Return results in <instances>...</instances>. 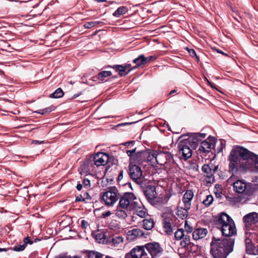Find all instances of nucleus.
<instances>
[{
  "label": "nucleus",
  "instance_id": "nucleus-1",
  "mask_svg": "<svg viewBox=\"0 0 258 258\" xmlns=\"http://www.w3.org/2000/svg\"><path fill=\"white\" fill-rule=\"evenodd\" d=\"M228 160L229 171L233 173L247 171L258 173V156L243 147H233Z\"/></svg>",
  "mask_w": 258,
  "mask_h": 258
},
{
  "label": "nucleus",
  "instance_id": "nucleus-2",
  "mask_svg": "<svg viewBox=\"0 0 258 258\" xmlns=\"http://www.w3.org/2000/svg\"><path fill=\"white\" fill-rule=\"evenodd\" d=\"M233 238H216L213 237L211 243L210 252L213 258H226L233 250Z\"/></svg>",
  "mask_w": 258,
  "mask_h": 258
},
{
  "label": "nucleus",
  "instance_id": "nucleus-3",
  "mask_svg": "<svg viewBox=\"0 0 258 258\" xmlns=\"http://www.w3.org/2000/svg\"><path fill=\"white\" fill-rule=\"evenodd\" d=\"M206 134L196 133L188 138L181 141L178 144L179 154L184 160L190 158L192 149H196L202 138H205Z\"/></svg>",
  "mask_w": 258,
  "mask_h": 258
},
{
  "label": "nucleus",
  "instance_id": "nucleus-4",
  "mask_svg": "<svg viewBox=\"0 0 258 258\" xmlns=\"http://www.w3.org/2000/svg\"><path fill=\"white\" fill-rule=\"evenodd\" d=\"M217 225L220 227L223 235L226 236H231L236 233V227L233 220L225 213H222L219 216Z\"/></svg>",
  "mask_w": 258,
  "mask_h": 258
},
{
  "label": "nucleus",
  "instance_id": "nucleus-5",
  "mask_svg": "<svg viewBox=\"0 0 258 258\" xmlns=\"http://www.w3.org/2000/svg\"><path fill=\"white\" fill-rule=\"evenodd\" d=\"M127 155L130 157V163H141L146 160L148 151L146 150L137 151V148L127 150L126 152Z\"/></svg>",
  "mask_w": 258,
  "mask_h": 258
},
{
  "label": "nucleus",
  "instance_id": "nucleus-6",
  "mask_svg": "<svg viewBox=\"0 0 258 258\" xmlns=\"http://www.w3.org/2000/svg\"><path fill=\"white\" fill-rule=\"evenodd\" d=\"M118 191L115 187H111L102 194V200L105 205L113 206L118 199Z\"/></svg>",
  "mask_w": 258,
  "mask_h": 258
},
{
  "label": "nucleus",
  "instance_id": "nucleus-7",
  "mask_svg": "<svg viewBox=\"0 0 258 258\" xmlns=\"http://www.w3.org/2000/svg\"><path fill=\"white\" fill-rule=\"evenodd\" d=\"M139 201L134 193L126 192L119 198V203L131 210L137 205Z\"/></svg>",
  "mask_w": 258,
  "mask_h": 258
},
{
  "label": "nucleus",
  "instance_id": "nucleus-8",
  "mask_svg": "<svg viewBox=\"0 0 258 258\" xmlns=\"http://www.w3.org/2000/svg\"><path fill=\"white\" fill-rule=\"evenodd\" d=\"M144 195L148 202L152 205L156 206L158 203L163 202V199L158 197L154 186H147L144 190Z\"/></svg>",
  "mask_w": 258,
  "mask_h": 258
},
{
  "label": "nucleus",
  "instance_id": "nucleus-9",
  "mask_svg": "<svg viewBox=\"0 0 258 258\" xmlns=\"http://www.w3.org/2000/svg\"><path fill=\"white\" fill-rule=\"evenodd\" d=\"M144 246L149 252L152 258L158 257L162 254L163 248L158 243H149Z\"/></svg>",
  "mask_w": 258,
  "mask_h": 258
},
{
  "label": "nucleus",
  "instance_id": "nucleus-10",
  "mask_svg": "<svg viewBox=\"0 0 258 258\" xmlns=\"http://www.w3.org/2000/svg\"><path fill=\"white\" fill-rule=\"evenodd\" d=\"M128 173L131 178L138 183L141 181L142 171L140 167L135 164L130 163Z\"/></svg>",
  "mask_w": 258,
  "mask_h": 258
},
{
  "label": "nucleus",
  "instance_id": "nucleus-11",
  "mask_svg": "<svg viewBox=\"0 0 258 258\" xmlns=\"http://www.w3.org/2000/svg\"><path fill=\"white\" fill-rule=\"evenodd\" d=\"M156 162L160 165L171 164L173 163V159L172 155L168 152H162L158 153Z\"/></svg>",
  "mask_w": 258,
  "mask_h": 258
},
{
  "label": "nucleus",
  "instance_id": "nucleus-12",
  "mask_svg": "<svg viewBox=\"0 0 258 258\" xmlns=\"http://www.w3.org/2000/svg\"><path fill=\"white\" fill-rule=\"evenodd\" d=\"M193 197V192L190 190H187L183 195L182 200L179 202V205L186 209H189Z\"/></svg>",
  "mask_w": 258,
  "mask_h": 258
},
{
  "label": "nucleus",
  "instance_id": "nucleus-13",
  "mask_svg": "<svg viewBox=\"0 0 258 258\" xmlns=\"http://www.w3.org/2000/svg\"><path fill=\"white\" fill-rule=\"evenodd\" d=\"M215 139L214 137H210L205 141L202 142L199 150L202 153H209L214 147Z\"/></svg>",
  "mask_w": 258,
  "mask_h": 258
},
{
  "label": "nucleus",
  "instance_id": "nucleus-14",
  "mask_svg": "<svg viewBox=\"0 0 258 258\" xmlns=\"http://www.w3.org/2000/svg\"><path fill=\"white\" fill-rule=\"evenodd\" d=\"M144 246H138L131 251L132 258H150L145 250Z\"/></svg>",
  "mask_w": 258,
  "mask_h": 258
},
{
  "label": "nucleus",
  "instance_id": "nucleus-15",
  "mask_svg": "<svg viewBox=\"0 0 258 258\" xmlns=\"http://www.w3.org/2000/svg\"><path fill=\"white\" fill-rule=\"evenodd\" d=\"M144 232L140 228H134L128 230L126 233V238L130 241H133L136 239L142 237Z\"/></svg>",
  "mask_w": 258,
  "mask_h": 258
},
{
  "label": "nucleus",
  "instance_id": "nucleus-16",
  "mask_svg": "<svg viewBox=\"0 0 258 258\" xmlns=\"http://www.w3.org/2000/svg\"><path fill=\"white\" fill-rule=\"evenodd\" d=\"M108 156L103 153H98L94 157V164L97 166H104L108 162Z\"/></svg>",
  "mask_w": 258,
  "mask_h": 258
},
{
  "label": "nucleus",
  "instance_id": "nucleus-17",
  "mask_svg": "<svg viewBox=\"0 0 258 258\" xmlns=\"http://www.w3.org/2000/svg\"><path fill=\"white\" fill-rule=\"evenodd\" d=\"M128 210L127 208L118 203L114 210L115 215L119 219H124L127 217Z\"/></svg>",
  "mask_w": 258,
  "mask_h": 258
},
{
  "label": "nucleus",
  "instance_id": "nucleus-18",
  "mask_svg": "<svg viewBox=\"0 0 258 258\" xmlns=\"http://www.w3.org/2000/svg\"><path fill=\"white\" fill-rule=\"evenodd\" d=\"M243 220L247 225L254 224L258 221V214L255 212L249 213L243 217Z\"/></svg>",
  "mask_w": 258,
  "mask_h": 258
},
{
  "label": "nucleus",
  "instance_id": "nucleus-19",
  "mask_svg": "<svg viewBox=\"0 0 258 258\" xmlns=\"http://www.w3.org/2000/svg\"><path fill=\"white\" fill-rule=\"evenodd\" d=\"M208 231L206 228H198L192 233V237L195 240L204 238L207 234Z\"/></svg>",
  "mask_w": 258,
  "mask_h": 258
},
{
  "label": "nucleus",
  "instance_id": "nucleus-20",
  "mask_svg": "<svg viewBox=\"0 0 258 258\" xmlns=\"http://www.w3.org/2000/svg\"><path fill=\"white\" fill-rule=\"evenodd\" d=\"M172 216L171 215H169L168 218L165 217L163 220V229L164 231L168 235L171 234L172 233V228L171 223L170 217Z\"/></svg>",
  "mask_w": 258,
  "mask_h": 258
},
{
  "label": "nucleus",
  "instance_id": "nucleus-21",
  "mask_svg": "<svg viewBox=\"0 0 258 258\" xmlns=\"http://www.w3.org/2000/svg\"><path fill=\"white\" fill-rule=\"evenodd\" d=\"M132 209H134L136 214L141 218H145L147 215L146 209L139 201L137 203V205Z\"/></svg>",
  "mask_w": 258,
  "mask_h": 258
},
{
  "label": "nucleus",
  "instance_id": "nucleus-22",
  "mask_svg": "<svg viewBox=\"0 0 258 258\" xmlns=\"http://www.w3.org/2000/svg\"><path fill=\"white\" fill-rule=\"evenodd\" d=\"M233 188L236 192L242 193L245 190L246 185V183L242 180H238L234 182Z\"/></svg>",
  "mask_w": 258,
  "mask_h": 258
},
{
  "label": "nucleus",
  "instance_id": "nucleus-23",
  "mask_svg": "<svg viewBox=\"0 0 258 258\" xmlns=\"http://www.w3.org/2000/svg\"><path fill=\"white\" fill-rule=\"evenodd\" d=\"M93 236L98 243H104L106 241V237L103 231H96L93 232Z\"/></svg>",
  "mask_w": 258,
  "mask_h": 258
},
{
  "label": "nucleus",
  "instance_id": "nucleus-24",
  "mask_svg": "<svg viewBox=\"0 0 258 258\" xmlns=\"http://www.w3.org/2000/svg\"><path fill=\"white\" fill-rule=\"evenodd\" d=\"M157 154L158 153L155 151L151 152L148 151V155L146 156V160L151 165H154L156 163V159Z\"/></svg>",
  "mask_w": 258,
  "mask_h": 258
},
{
  "label": "nucleus",
  "instance_id": "nucleus-25",
  "mask_svg": "<svg viewBox=\"0 0 258 258\" xmlns=\"http://www.w3.org/2000/svg\"><path fill=\"white\" fill-rule=\"evenodd\" d=\"M91 199V196L87 192H84L81 195L77 196L76 198V201L77 202H85L86 203L89 202Z\"/></svg>",
  "mask_w": 258,
  "mask_h": 258
},
{
  "label": "nucleus",
  "instance_id": "nucleus-26",
  "mask_svg": "<svg viewBox=\"0 0 258 258\" xmlns=\"http://www.w3.org/2000/svg\"><path fill=\"white\" fill-rule=\"evenodd\" d=\"M203 171L207 174V176L210 178H213V173L215 171L214 169H212L210 165L205 164L202 167Z\"/></svg>",
  "mask_w": 258,
  "mask_h": 258
},
{
  "label": "nucleus",
  "instance_id": "nucleus-27",
  "mask_svg": "<svg viewBox=\"0 0 258 258\" xmlns=\"http://www.w3.org/2000/svg\"><path fill=\"white\" fill-rule=\"evenodd\" d=\"M116 72H118L120 76H125L126 74L129 73L133 69L128 70L126 73H125V69L122 65H114L112 67Z\"/></svg>",
  "mask_w": 258,
  "mask_h": 258
},
{
  "label": "nucleus",
  "instance_id": "nucleus-28",
  "mask_svg": "<svg viewBox=\"0 0 258 258\" xmlns=\"http://www.w3.org/2000/svg\"><path fill=\"white\" fill-rule=\"evenodd\" d=\"M189 209H186L183 207H181L180 206L178 205L177 207V215L182 219L186 218L188 215V210Z\"/></svg>",
  "mask_w": 258,
  "mask_h": 258
},
{
  "label": "nucleus",
  "instance_id": "nucleus-29",
  "mask_svg": "<svg viewBox=\"0 0 258 258\" xmlns=\"http://www.w3.org/2000/svg\"><path fill=\"white\" fill-rule=\"evenodd\" d=\"M79 170L81 175L86 174L88 173L90 170L89 162H84L82 164Z\"/></svg>",
  "mask_w": 258,
  "mask_h": 258
},
{
  "label": "nucleus",
  "instance_id": "nucleus-30",
  "mask_svg": "<svg viewBox=\"0 0 258 258\" xmlns=\"http://www.w3.org/2000/svg\"><path fill=\"white\" fill-rule=\"evenodd\" d=\"M143 227L146 230H151L154 226V221L152 219H145L143 220Z\"/></svg>",
  "mask_w": 258,
  "mask_h": 258
},
{
  "label": "nucleus",
  "instance_id": "nucleus-31",
  "mask_svg": "<svg viewBox=\"0 0 258 258\" xmlns=\"http://www.w3.org/2000/svg\"><path fill=\"white\" fill-rule=\"evenodd\" d=\"M143 59H144V55H140L138 58L135 59L133 60V62L137 64V66L134 67L132 68V69H135L137 68L138 67H140L141 66H143L145 64V61H143Z\"/></svg>",
  "mask_w": 258,
  "mask_h": 258
},
{
  "label": "nucleus",
  "instance_id": "nucleus-32",
  "mask_svg": "<svg viewBox=\"0 0 258 258\" xmlns=\"http://www.w3.org/2000/svg\"><path fill=\"white\" fill-rule=\"evenodd\" d=\"M128 11V9L124 6L120 7L117 9L116 11L113 13V16L116 17H118L121 15L125 14Z\"/></svg>",
  "mask_w": 258,
  "mask_h": 258
},
{
  "label": "nucleus",
  "instance_id": "nucleus-33",
  "mask_svg": "<svg viewBox=\"0 0 258 258\" xmlns=\"http://www.w3.org/2000/svg\"><path fill=\"white\" fill-rule=\"evenodd\" d=\"M63 95V92L60 88L57 89L55 91L50 95V97L54 98H58L62 97Z\"/></svg>",
  "mask_w": 258,
  "mask_h": 258
},
{
  "label": "nucleus",
  "instance_id": "nucleus-34",
  "mask_svg": "<svg viewBox=\"0 0 258 258\" xmlns=\"http://www.w3.org/2000/svg\"><path fill=\"white\" fill-rule=\"evenodd\" d=\"M213 202V197L212 195L207 196L206 199L203 201V204L206 207H208L211 205Z\"/></svg>",
  "mask_w": 258,
  "mask_h": 258
},
{
  "label": "nucleus",
  "instance_id": "nucleus-35",
  "mask_svg": "<svg viewBox=\"0 0 258 258\" xmlns=\"http://www.w3.org/2000/svg\"><path fill=\"white\" fill-rule=\"evenodd\" d=\"M111 241L114 245H117L123 242V238L120 236H115L112 237Z\"/></svg>",
  "mask_w": 258,
  "mask_h": 258
},
{
  "label": "nucleus",
  "instance_id": "nucleus-36",
  "mask_svg": "<svg viewBox=\"0 0 258 258\" xmlns=\"http://www.w3.org/2000/svg\"><path fill=\"white\" fill-rule=\"evenodd\" d=\"M111 75V73L110 71H102L98 74V78L100 80L103 81L104 78L110 76Z\"/></svg>",
  "mask_w": 258,
  "mask_h": 258
},
{
  "label": "nucleus",
  "instance_id": "nucleus-37",
  "mask_svg": "<svg viewBox=\"0 0 258 258\" xmlns=\"http://www.w3.org/2000/svg\"><path fill=\"white\" fill-rule=\"evenodd\" d=\"M184 235V230L182 229H178L174 234V236L177 240L182 239Z\"/></svg>",
  "mask_w": 258,
  "mask_h": 258
},
{
  "label": "nucleus",
  "instance_id": "nucleus-38",
  "mask_svg": "<svg viewBox=\"0 0 258 258\" xmlns=\"http://www.w3.org/2000/svg\"><path fill=\"white\" fill-rule=\"evenodd\" d=\"M102 254L99 252L92 251L88 254L89 258H102Z\"/></svg>",
  "mask_w": 258,
  "mask_h": 258
},
{
  "label": "nucleus",
  "instance_id": "nucleus-39",
  "mask_svg": "<svg viewBox=\"0 0 258 258\" xmlns=\"http://www.w3.org/2000/svg\"><path fill=\"white\" fill-rule=\"evenodd\" d=\"M100 23V22H99V21L89 22L86 23L84 25V27L86 29H90V28H91L94 27L95 26L99 24Z\"/></svg>",
  "mask_w": 258,
  "mask_h": 258
},
{
  "label": "nucleus",
  "instance_id": "nucleus-40",
  "mask_svg": "<svg viewBox=\"0 0 258 258\" xmlns=\"http://www.w3.org/2000/svg\"><path fill=\"white\" fill-rule=\"evenodd\" d=\"M186 50L188 52L190 55L192 57H195L196 60L198 62L200 60L199 57L197 55L195 50L186 48Z\"/></svg>",
  "mask_w": 258,
  "mask_h": 258
},
{
  "label": "nucleus",
  "instance_id": "nucleus-41",
  "mask_svg": "<svg viewBox=\"0 0 258 258\" xmlns=\"http://www.w3.org/2000/svg\"><path fill=\"white\" fill-rule=\"evenodd\" d=\"M52 110V109L51 108L47 107L43 109L38 110V111H36V112L37 113L44 115L48 113L49 112H50Z\"/></svg>",
  "mask_w": 258,
  "mask_h": 258
},
{
  "label": "nucleus",
  "instance_id": "nucleus-42",
  "mask_svg": "<svg viewBox=\"0 0 258 258\" xmlns=\"http://www.w3.org/2000/svg\"><path fill=\"white\" fill-rule=\"evenodd\" d=\"M25 244H23L21 245L15 246L13 249L16 251H21L23 250L25 248Z\"/></svg>",
  "mask_w": 258,
  "mask_h": 258
},
{
  "label": "nucleus",
  "instance_id": "nucleus-43",
  "mask_svg": "<svg viewBox=\"0 0 258 258\" xmlns=\"http://www.w3.org/2000/svg\"><path fill=\"white\" fill-rule=\"evenodd\" d=\"M184 229H185V230L188 233H190L193 230L192 227L190 225H189L188 224L187 221H185V224H184Z\"/></svg>",
  "mask_w": 258,
  "mask_h": 258
},
{
  "label": "nucleus",
  "instance_id": "nucleus-44",
  "mask_svg": "<svg viewBox=\"0 0 258 258\" xmlns=\"http://www.w3.org/2000/svg\"><path fill=\"white\" fill-rule=\"evenodd\" d=\"M180 245L182 247L186 248L188 250H189V248H190L191 246V245L188 244L186 242L183 241L182 240L180 242Z\"/></svg>",
  "mask_w": 258,
  "mask_h": 258
},
{
  "label": "nucleus",
  "instance_id": "nucleus-45",
  "mask_svg": "<svg viewBox=\"0 0 258 258\" xmlns=\"http://www.w3.org/2000/svg\"><path fill=\"white\" fill-rule=\"evenodd\" d=\"M182 240L186 242L188 244L191 245V244L190 242V237L189 236L184 235L183 237L182 238Z\"/></svg>",
  "mask_w": 258,
  "mask_h": 258
},
{
  "label": "nucleus",
  "instance_id": "nucleus-46",
  "mask_svg": "<svg viewBox=\"0 0 258 258\" xmlns=\"http://www.w3.org/2000/svg\"><path fill=\"white\" fill-rule=\"evenodd\" d=\"M83 185L85 187L88 188L90 186V180L88 179H84L83 180Z\"/></svg>",
  "mask_w": 258,
  "mask_h": 258
},
{
  "label": "nucleus",
  "instance_id": "nucleus-47",
  "mask_svg": "<svg viewBox=\"0 0 258 258\" xmlns=\"http://www.w3.org/2000/svg\"><path fill=\"white\" fill-rule=\"evenodd\" d=\"M153 58L152 56H150L149 57H146L144 56V59H143V61H145V64L148 62H150L152 59Z\"/></svg>",
  "mask_w": 258,
  "mask_h": 258
},
{
  "label": "nucleus",
  "instance_id": "nucleus-48",
  "mask_svg": "<svg viewBox=\"0 0 258 258\" xmlns=\"http://www.w3.org/2000/svg\"><path fill=\"white\" fill-rule=\"evenodd\" d=\"M28 243H30V244H32V242H31L30 240L29 237H27V238H24V244H25V246H26L27 244Z\"/></svg>",
  "mask_w": 258,
  "mask_h": 258
},
{
  "label": "nucleus",
  "instance_id": "nucleus-49",
  "mask_svg": "<svg viewBox=\"0 0 258 258\" xmlns=\"http://www.w3.org/2000/svg\"><path fill=\"white\" fill-rule=\"evenodd\" d=\"M88 225V223L85 221L84 220L81 221V226L83 228H86Z\"/></svg>",
  "mask_w": 258,
  "mask_h": 258
},
{
  "label": "nucleus",
  "instance_id": "nucleus-50",
  "mask_svg": "<svg viewBox=\"0 0 258 258\" xmlns=\"http://www.w3.org/2000/svg\"><path fill=\"white\" fill-rule=\"evenodd\" d=\"M235 178V177L234 176H233V175L228 178V183L229 184H233V183L234 182H233V180Z\"/></svg>",
  "mask_w": 258,
  "mask_h": 258
},
{
  "label": "nucleus",
  "instance_id": "nucleus-51",
  "mask_svg": "<svg viewBox=\"0 0 258 258\" xmlns=\"http://www.w3.org/2000/svg\"><path fill=\"white\" fill-rule=\"evenodd\" d=\"M111 214V213L110 211H108L106 212H104L102 214V215L104 217H106L110 216Z\"/></svg>",
  "mask_w": 258,
  "mask_h": 258
},
{
  "label": "nucleus",
  "instance_id": "nucleus-52",
  "mask_svg": "<svg viewBox=\"0 0 258 258\" xmlns=\"http://www.w3.org/2000/svg\"><path fill=\"white\" fill-rule=\"evenodd\" d=\"M215 50L218 53H221L225 56H228V54L227 53H225L224 52H223V51L218 49H215Z\"/></svg>",
  "mask_w": 258,
  "mask_h": 258
},
{
  "label": "nucleus",
  "instance_id": "nucleus-53",
  "mask_svg": "<svg viewBox=\"0 0 258 258\" xmlns=\"http://www.w3.org/2000/svg\"><path fill=\"white\" fill-rule=\"evenodd\" d=\"M123 171H121L118 175V179L121 180L123 178Z\"/></svg>",
  "mask_w": 258,
  "mask_h": 258
},
{
  "label": "nucleus",
  "instance_id": "nucleus-54",
  "mask_svg": "<svg viewBox=\"0 0 258 258\" xmlns=\"http://www.w3.org/2000/svg\"><path fill=\"white\" fill-rule=\"evenodd\" d=\"M76 188L78 190H80L82 188V184H78L77 186H76Z\"/></svg>",
  "mask_w": 258,
  "mask_h": 258
},
{
  "label": "nucleus",
  "instance_id": "nucleus-55",
  "mask_svg": "<svg viewBox=\"0 0 258 258\" xmlns=\"http://www.w3.org/2000/svg\"><path fill=\"white\" fill-rule=\"evenodd\" d=\"M43 142V141H36V140H34L32 141V144H37V143L41 144Z\"/></svg>",
  "mask_w": 258,
  "mask_h": 258
},
{
  "label": "nucleus",
  "instance_id": "nucleus-56",
  "mask_svg": "<svg viewBox=\"0 0 258 258\" xmlns=\"http://www.w3.org/2000/svg\"><path fill=\"white\" fill-rule=\"evenodd\" d=\"M123 67H124L125 71L127 70L128 68H130L131 67V65L130 64H127L125 66H123Z\"/></svg>",
  "mask_w": 258,
  "mask_h": 258
},
{
  "label": "nucleus",
  "instance_id": "nucleus-57",
  "mask_svg": "<svg viewBox=\"0 0 258 258\" xmlns=\"http://www.w3.org/2000/svg\"><path fill=\"white\" fill-rule=\"evenodd\" d=\"M134 143V142L133 141H132V142H127V143H126L125 144V145L126 146H127L128 147V146H129L131 144Z\"/></svg>",
  "mask_w": 258,
  "mask_h": 258
},
{
  "label": "nucleus",
  "instance_id": "nucleus-58",
  "mask_svg": "<svg viewBox=\"0 0 258 258\" xmlns=\"http://www.w3.org/2000/svg\"><path fill=\"white\" fill-rule=\"evenodd\" d=\"M81 94V93L80 92L79 94L78 95H74V96H73V98H77V97H78L79 96H80V95Z\"/></svg>",
  "mask_w": 258,
  "mask_h": 258
},
{
  "label": "nucleus",
  "instance_id": "nucleus-59",
  "mask_svg": "<svg viewBox=\"0 0 258 258\" xmlns=\"http://www.w3.org/2000/svg\"><path fill=\"white\" fill-rule=\"evenodd\" d=\"M6 251H7V249L6 248H0V252Z\"/></svg>",
  "mask_w": 258,
  "mask_h": 258
},
{
  "label": "nucleus",
  "instance_id": "nucleus-60",
  "mask_svg": "<svg viewBox=\"0 0 258 258\" xmlns=\"http://www.w3.org/2000/svg\"><path fill=\"white\" fill-rule=\"evenodd\" d=\"M174 92H175V90H172V91H171L170 92V94H172V93H174Z\"/></svg>",
  "mask_w": 258,
  "mask_h": 258
},
{
  "label": "nucleus",
  "instance_id": "nucleus-61",
  "mask_svg": "<svg viewBox=\"0 0 258 258\" xmlns=\"http://www.w3.org/2000/svg\"><path fill=\"white\" fill-rule=\"evenodd\" d=\"M125 258H126V257H125Z\"/></svg>",
  "mask_w": 258,
  "mask_h": 258
}]
</instances>
